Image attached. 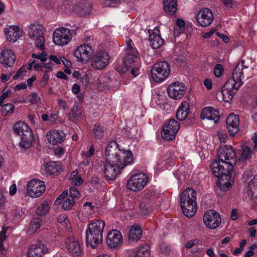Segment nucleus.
<instances>
[{
    "instance_id": "obj_1",
    "label": "nucleus",
    "mask_w": 257,
    "mask_h": 257,
    "mask_svg": "<svg viewBox=\"0 0 257 257\" xmlns=\"http://www.w3.org/2000/svg\"><path fill=\"white\" fill-rule=\"evenodd\" d=\"M116 141L111 142L106 148L105 156L106 161L103 171L107 180L115 179L116 175L121 173L126 166L134 161L133 154L130 151L120 150Z\"/></svg>"
},
{
    "instance_id": "obj_2",
    "label": "nucleus",
    "mask_w": 257,
    "mask_h": 257,
    "mask_svg": "<svg viewBox=\"0 0 257 257\" xmlns=\"http://www.w3.org/2000/svg\"><path fill=\"white\" fill-rule=\"evenodd\" d=\"M218 161L212 162L211 168L212 171L219 173L224 170H233V166L236 164L237 157L234 149L230 146L224 145L218 150Z\"/></svg>"
},
{
    "instance_id": "obj_3",
    "label": "nucleus",
    "mask_w": 257,
    "mask_h": 257,
    "mask_svg": "<svg viewBox=\"0 0 257 257\" xmlns=\"http://www.w3.org/2000/svg\"><path fill=\"white\" fill-rule=\"evenodd\" d=\"M197 193L192 188H187L180 194V205L184 214L188 217L193 216L197 210Z\"/></svg>"
},
{
    "instance_id": "obj_4",
    "label": "nucleus",
    "mask_w": 257,
    "mask_h": 257,
    "mask_svg": "<svg viewBox=\"0 0 257 257\" xmlns=\"http://www.w3.org/2000/svg\"><path fill=\"white\" fill-rule=\"evenodd\" d=\"M104 221L100 220L90 223L86 231V244L95 248L98 244L102 242Z\"/></svg>"
},
{
    "instance_id": "obj_5",
    "label": "nucleus",
    "mask_w": 257,
    "mask_h": 257,
    "mask_svg": "<svg viewBox=\"0 0 257 257\" xmlns=\"http://www.w3.org/2000/svg\"><path fill=\"white\" fill-rule=\"evenodd\" d=\"M14 132L21 136V141L19 145L21 148H30L33 140V133L31 128L24 122L19 121L14 125Z\"/></svg>"
},
{
    "instance_id": "obj_6",
    "label": "nucleus",
    "mask_w": 257,
    "mask_h": 257,
    "mask_svg": "<svg viewBox=\"0 0 257 257\" xmlns=\"http://www.w3.org/2000/svg\"><path fill=\"white\" fill-rule=\"evenodd\" d=\"M244 61L242 60L241 63H239L237 64L233 71L232 77L228 79L223 85L224 88L236 93L240 86L243 84L242 79L244 77L243 70L247 68L244 66Z\"/></svg>"
},
{
    "instance_id": "obj_7",
    "label": "nucleus",
    "mask_w": 257,
    "mask_h": 257,
    "mask_svg": "<svg viewBox=\"0 0 257 257\" xmlns=\"http://www.w3.org/2000/svg\"><path fill=\"white\" fill-rule=\"evenodd\" d=\"M45 29L43 26L40 24H31L28 29V36L32 39H35L36 46L41 50L45 49V39L44 35Z\"/></svg>"
},
{
    "instance_id": "obj_8",
    "label": "nucleus",
    "mask_w": 257,
    "mask_h": 257,
    "mask_svg": "<svg viewBox=\"0 0 257 257\" xmlns=\"http://www.w3.org/2000/svg\"><path fill=\"white\" fill-rule=\"evenodd\" d=\"M212 172L214 176L218 178L216 184L220 190L222 191L228 190L231 186V182L233 181L234 179L233 170L229 171L224 170V171L218 172V174L214 171Z\"/></svg>"
},
{
    "instance_id": "obj_9",
    "label": "nucleus",
    "mask_w": 257,
    "mask_h": 257,
    "mask_svg": "<svg viewBox=\"0 0 257 257\" xmlns=\"http://www.w3.org/2000/svg\"><path fill=\"white\" fill-rule=\"evenodd\" d=\"M170 72V67L165 61L156 63L151 70V76L156 82H160L166 79Z\"/></svg>"
},
{
    "instance_id": "obj_10",
    "label": "nucleus",
    "mask_w": 257,
    "mask_h": 257,
    "mask_svg": "<svg viewBox=\"0 0 257 257\" xmlns=\"http://www.w3.org/2000/svg\"><path fill=\"white\" fill-rule=\"evenodd\" d=\"M72 38V35L70 30L66 28H57L53 32V42L59 46L68 45Z\"/></svg>"
},
{
    "instance_id": "obj_11",
    "label": "nucleus",
    "mask_w": 257,
    "mask_h": 257,
    "mask_svg": "<svg viewBox=\"0 0 257 257\" xmlns=\"http://www.w3.org/2000/svg\"><path fill=\"white\" fill-rule=\"evenodd\" d=\"M148 178L145 174H136L127 181V188L133 191L142 190L147 184Z\"/></svg>"
},
{
    "instance_id": "obj_12",
    "label": "nucleus",
    "mask_w": 257,
    "mask_h": 257,
    "mask_svg": "<svg viewBox=\"0 0 257 257\" xmlns=\"http://www.w3.org/2000/svg\"><path fill=\"white\" fill-rule=\"evenodd\" d=\"M27 191L31 197H38L42 195L45 191V183L42 181L34 179L28 183Z\"/></svg>"
},
{
    "instance_id": "obj_13",
    "label": "nucleus",
    "mask_w": 257,
    "mask_h": 257,
    "mask_svg": "<svg viewBox=\"0 0 257 257\" xmlns=\"http://www.w3.org/2000/svg\"><path fill=\"white\" fill-rule=\"evenodd\" d=\"M203 221L207 228L214 229L220 225L221 218L219 214L217 211L209 210L205 213Z\"/></svg>"
},
{
    "instance_id": "obj_14",
    "label": "nucleus",
    "mask_w": 257,
    "mask_h": 257,
    "mask_svg": "<svg viewBox=\"0 0 257 257\" xmlns=\"http://www.w3.org/2000/svg\"><path fill=\"white\" fill-rule=\"evenodd\" d=\"M109 56L105 51H99L93 55L91 60V67L96 70L105 67L108 64Z\"/></svg>"
},
{
    "instance_id": "obj_15",
    "label": "nucleus",
    "mask_w": 257,
    "mask_h": 257,
    "mask_svg": "<svg viewBox=\"0 0 257 257\" xmlns=\"http://www.w3.org/2000/svg\"><path fill=\"white\" fill-rule=\"evenodd\" d=\"M196 19L199 26L202 27L209 26L214 19L212 11L208 8H203L196 15Z\"/></svg>"
},
{
    "instance_id": "obj_16",
    "label": "nucleus",
    "mask_w": 257,
    "mask_h": 257,
    "mask_svg": "<svg viewBox=\"0 0 257 257\" xmlns=\"http://www.w3.org/2000/svg\"><path fill=\"white\" fill-rule=\"evenodd\" d=\"M93 53L92 47L88 44H82L79 46L74 52V56L79 62H86Z\"/></svg>"
},
{
    "instance_id": "obj_17",
    "label": "nucleus",
    "mask_w": 257,
    "mask_h": 257,
    "mask_svg": "<svg viewBox=\"0 0 257 257\" xmlns=\"http://www.w3.org/2000/svg\"><path fill=\"white\" fill-rule=\"evenodd\" d=\"M106 244L111 248L120 247L123 242L121 232L116 229H112L107 233L106 238Z\"/></svg>"
},
{
    "instance_id": "obj_18",
    "label": "nucleus",
    "mask_w": 257,
    "mask_h": 257,
    "mask_svg": "<svg viewBox=\"0 0 257 257\" xmlns=\"http://www.w3.org/2000/svg\"><path fill=\"white\" fill-rule=\"evenodd\" d=\"M169 96L174 99L181 98L186 92L185 85L181 82H175L170 84L167 89Z\"/></svg>"
},
{
    "instance_id": "obj_19",
    "label": "nucleus",
    "mask_w": 257,
    "mask_h": 257,
    "mask_svg": "<svg viewBox=\"0 0 257 257\" xmlns=\"http://www.w3.org/2000/svg\"><path fill=\"white\" fill-rule=\"evenodd\" d=\"M66 246L69 252L74 257H80L82 253V248L78 239L74 236H69L66 241Z\"/></svg>"
},
{
    "instance_id": "obj_20",
    "label": "nucleus",
    "mask_w": 257,
    "mask_h": 257,
    "mask_svg": "<svg viewBox=\"0 0 257 257\" xmlns=\"http://www.w3.org/2000/svg\"><path fill=\"white\" fill-rule=\"evenodd\" d=\"M226 123L230 136L233 137L239 132V118L237 115L233 113L229 114Z\"/></svg>"
},
{
    "instance_id": "obj_21",
    "label": "nucleus",
    "mask_w": 257,
    "mask_h": 257,
    "mask_svg": "<svg viewBox=\"0 0 257 257\" xmlns=\"http://www.w3.org/2000/svg\"><path fill=\"white\" fill-rule=\"evenodd\" d=\"M16 61L15 55L11 49H6L0 53V63L5 67H12Z\"/></svg>"
},
{
    "instance_id": "obj_22",
    "label": "nucleus",
    "mask_w": 257,
    "mask_h": 257,
    "mask_svg": "<svg viewBox=\"0 0 257 257\" xmlns=\"http://www.w3.org/2000/svg\"><path fill=\"white\" fill-rule=\"evenodd\" d=\"M48 252V247L41 241L35 244L31 245L29 249V257H42V255Z\"/></svg>"
},
{
    "instance_id": "obj_23",
    "label": "nucleus",
    "mask_w": 257,
    "mask_h": 257,
    "mask_svg": "<svg viewBox=\"0 0 257 257\" xmlns=\"http://www.w3.org/2000/svg\"><path fill=\"white\" fill-rule=\"evenodd\" d=\"M65 134L61 130H53L47 134L49 143L53 145L62 143L65 140Z\"/></svg>"
},
{
    "instance_id": "obj_24",
    "label": "nucleus",
    "mask_w": 257,
    "mask_h": 257,
    "mask_svg": "<svg viewBox=\"0 0 257 257\" xmlns=\"http://www.w3.org/2000/svg\"><path fill=\"white\" fill-rule=\"evenodd\" d=\"M149 40L151 47L155 49L160 48L164 44V40L161 38L160 30L157 27L150 32Z\"/></svg>"
},
{
    "instance_id": "obj_25",
    "label": "nucleus",
    "mask_w": 257,
    "mask_h": 257,
    "mask_svg": "<svg viewBox=\"0 0 257 257\" xmlns=\"http://www.w3.org/2000/svg\"><path fill=\"white\" fill-rule=\"evenodd\" d=\"M219 117V111L211 106L204 108L201 112V119L213 120L215 123L218 122Z\"/></svg>"
},
{
    "instance_id": "obj_26",
    "label": "nucleus",
    "mask_w": 257,
    "mask_h": 257,
    "mask_svg": "<svg viewBox=\"0 0 257 257\" xmlns=\"http://www.w3.org/2000/svg\"><path fill=\"white\" fill-rule=\"evenodd\" d=\"M5 33L9 41L15 42L22 36L23 30L18 26H11L5 29Z\"/></svg>"
},
{
    "instance_id": "obj_27",
    "label": "nucleus",
    "mask_w": 257,
    "mask_h": 257,
    "mask_svg": "<svg viewBox=\"0 0 257 257\" xmlns=\"http://www.w3.org/2000/svg\"><path fill=\"white\" fill-rule=\"evenodd\" d=\"M142 230L141 227L138 225L132 226L128 233V240L130 242H137L142 237Z\"/></svg>"
},
{
    "instance_id": "obj_28",
    "label": "nucleus",
    "mask_w": 257,
    "mask_h": 257,
    "mask_svg": "<svg viewBox=\"0 0 257 257\" xmlns=\"http://www.w3.org/2000/svg\"><path fill=\"white\" fill-rule=\"evenodd\" d=\"M248 194L251 200L257 204V175L254 176L248 184Z\"/></svg>"
},
{
    "instance_id": "obj_29",
    "label": "nucleus",
    "mask_w": 257,
    "mask_h": 257,
    "mask_svg": "<svg viewBox=\"0 0 257 257\" xmlns=\"http://www.w3.org/2000/svg\"><path fill=\"white\" fill-rule=\"evenodd\" d=\"M189 110V104L186 101L182 102L176 112V118L179 120H184L187 118Z\"/></svg>"
},
{
    "instance_id": "obj_30",
    "label": "nucleus",
    "mask_w": 257,
    "mask_h": 257,
    "mask_svg": "<svg viewBox=\"0 0 257 257\" xmlns=\"http://www.w3.org/2000/svg\"><path fill=\"white\" fill-rule=\"evenodd\" d=\"M164 9L169 15H174L177 10V0H163Z\"/></svg>"
},
{
    "instance_id": "obj_31",
    "label": "nucleus",
    "mask_w": 257,
    "mask_h": 257,
    "mask_svg": "<svg viewBox=\"0 0 257 257\" xmlns=\"http://www.w3.org/2000/svg\"><path fill=\"white\" fill-rule=\"evenodd\" d=\"M150 246L147 243H144L138 247L135 257H150Z\"/></svg>"
},
{
    "instance_id": "obj_32",
    "label": "nucleus",
    "mask_w": 257,
    "mask_h": 257,
    "mask_svg": "<svg viewBox=\"0 0 257 257\" xmlns=\"http://www.w3.org/2000/svg\"><path fill=\"white\" fill-rule=\"evenodd\" d=\"M253 152L250 148L247 146H242L239 157V161L246 162L251 158Z\"/></svg>"
},
{
    "instance_id": "obj_33",
    "label": "nucleus",
    "mask_w": 257,
    "mask_h": 257,
    "mask_svg": "<svg viewBox=\"0 0 257 257\" xmlns=\"http://www.w3.org/2000/svg\"><path fill=\"white\" fill-rule=\"evenodd\" d=\"M61 169L58 162H49L46 166V170L49 175L59 173Z\"/></svg>"
},
{
    "instance_id": "obj_34",
    "label": "nucleus",
    "mask_w": 257,
    "mask_h": 257,
    "mask_svg": "<svg viewBox=\"0 0 257 257\" xmlns=\"http://www.w3.org/2000/svg\"><path fill=\"white\" fill-rule=\"evenodd\" d=\"M92 133L95 139H101L104 136V128L99 123L95 124L92 128Z\"/></svg>"
},
{
    "instance_id": "obj_35",
    "label": "nucleus",
    "mask_w": 257,
    "mask_h": 257,
    "mask_svg": "<svg viewBox=\"0 0 257 257\" xmlns=\"http://www.w3.org/2000/svg\"><path fill=\"white\" fill-rule=\"evenodd\" d=\"M78 8L81 11L83 15H89L92 9V5L85 0H82L78 5Z\"/></svg>"
},
{
    "instance_id": "obj_36",
    "label": "nucleus",
    "mask_w": 257,
    "mask_h": 257,
    "mask_svg": "<svg viewBox=\"0 0 257 257\" xmlns=\"http://www.w3.org/2000/svg\"><path fill=\"white\" fill-rule=\"evenodd\" d=\"M164 127L172 131L171 132L174 134L177 133L180 129V123L177 120L172 118L170 119L168 122L164 125Z\"/></svg>"
},
{
    "instance_id": "obj_37",
    "label": "nucleus",
    "mask_w": 257,
    "mask_h": 257,
    "mask_svg": "<svg viewBox=\"0 0 257 257\" xmlns=\"http://www.w3.org/2000/svg\"><path fill=\"white\" fill-rule=\"evenodd\" d=\"M69 115L71 119H79L81 118L82 117V113L80 107L75 104L69 113Z\"/></svg>"
},
{
    "instance_id": "obj_38",
    "label": "nucleus",
    "mask_w": 257,
    "mask_h": 257,
    "mask_svg": "<svg viewBox=\"0 0 257 257\" xmlns=\"http://www.w3.org/2000/svg\"><path fill=\"white\" fill-rule=\"evenodd\" d=\"M1 110L2 114L4 116H11L14 112V106L12 103H7L4 105Z\"/></svg>"
},
{
    "instance_id": "obj_39",
    "label": "nucleus",
    "mask_w": 257,
    "mask_h": 257,
    "mask_svg": "<svg viewBox=\"0 0 257 257\" xmlns=\"http://www.w3.org/2000/svg\"><path fill=\"white\" fill-rule=\"evenodd\" d=\"M221 93L224 101L226 102H229L232 100L235 93L232 91L228 90L227 88H225L223 86L221 90Z\"/></svg>"
},
{
    "instance_id": "obj_40",
    "label": "nucleus",
    "mask_w": 257,
    "mask_h": 257,
    "mask_svg": "<svg viewBox=\"0 0 257 257\" xmlns=\"http://www.w3.org/2000/svg\"><path fill=\"white\" fill-rule=\"evenodd\" d=\"M171 132L172 131L168 128L163 127L161 133L162 138L166 141H170L174 139L177 133H174L173 134Z\"/></svg>"
},
{
    "instance_id": "obj_41",
    "label": "nucleus",
    "mask_w": 257,
    "mask_h": 257,
    "mask_svg": "<svg viewBox=\"0 0 257 257\" xmlns=\"http://www.w3.org/2000/svg\"><path fill=\"white\" fill-rule=\"evenodd\" d=\"M140 60V55H138V56L136 57L134 55L132 54H126L125 58V62L127 66L130 65V67H131V64L135 63L136 64H138L139 63V61Z\"/></svg>"
},
{
    "instance_id": "obj_42",
    "label": "nucleus",
    "mask_w": 257,
    "mask_h": 257,
    "mask_svg": "<svg viewBox=\"0 0 257 257\" xmlns=\"http://www.w3.org/2000/svg\"><path fill=\"white\" fill-rule=\"evenodd\" d=\"M49 211V206L47 202H43L40 204L37 210V214L39 215H45Z\"/></svg>"
},
{
    "instance_id": "obj_43",
    "label": "nucleus",
    "mask_w": 257,
    "mask_h": 257,
    "mask_svg": "<svg viewBox=\"0 0 257 257\" xmlns=\"http://www.w3.org/2000/svg\"><path fill=\"white\" fill-rule=\"evenodd\" d=\"M75 201L72 197H68L63 202L62 207L65 210H69L74 204Z\"/></svg>"
},
{
    "instance_id": "obj_44",
    "label": "nucleus",
    "mask_w": 257,
    "mask_h": 257,
    "mask_svg": "<svg viewBox=\"0 0 257 257\" xmlns=\"http://www.w3.org/2000/svg\"><path fill=\"white\" fill-rule=\"evenodd\" d=\"M42 224V221L39 218H34L31 221V227L32 230L36 231L39 228Z\"/></svg>"
},
{
    "instance_id": "obj_45",
    "label": "nucleus",
    "mask_w": 257,
    "mask_h": 257,
    "mask_svg": "<svg viewBox=\"0 0 257 257\" xmlns=\"http://www.w3.org/2000/svg\"><path fill=\"white\" fill-rule=\"evenodd\" d=\"M27 99L32 103H38L41 101V98L36 92H33L27 96Z\"/></svg>"
},
{
    "instance_id": "obj_46",
    "label": "nucleus",
    "mask_w": 257,
    "mask_h": 257,
    "mask_svg": "<svg viewBox=\"0 0 257 257\" xmlns=\"http://www.w3.org/2000/svg\"><path fill=\"white\" fill-rule=\"evenodd\" d=\"M9 227H3L2 230L0 232V250H3L4 247L3 242L6 238V233Z\"/></svg>"
},
{
    "instance_id": "obj_47",
    "label": "nucleus",
    "mask_w": 257,
    "mask_h": 257,
    "mask_svg": "<svg viewBox=\"0 0 257 257\" xmlns=\"http://www.w3.org/2000/svg\"><path fill=\"white\" fill-rule=\"evenodd\" d=\"M26 72L27 70L26 67L24 66H22L18 70L16 75L14 76L13 79L15 80L19 79H21L23 78V77L26 74Z\"/></svg>"
},
{
    "instance_id": "obj_48",
    "label": "nucleus",
    "mask_w": 257,
    "mask_h": 257,
    "mask_svg": "<svg viewBox=\"0 0 257 257\" xmlns=\"http://www.w3.org/2000/svg\"><path fill=\"white\" fill-rule=\"evenodd\" d=\"M47 53L43 51L41 53L33 54L32 57L35 59L40 60L42 62H45L47 59Z\"/></svg>"
},
{
    "instance_id": "obj_49",
    "label": "nucleus",
    "mask_w": 257,
    "mask_h": 257,
    "mask_svg": "<svg viewBox=\"0 0 257 257\" xmlns=\"http://www.w3.org/2000/svg\"><path fill=\"white\" fill-rule=\"evenodd\" d=\"M223 6L225 9H230L235 5V0H221Z\"/></svg>"
},
{
    "instance_id": "obj_50",
    "label": "nucleus",
    "mask_w": 257,
    "mask_h": 257,
    "mask_svg": "<svg viewBox=\"0 0 257 257\" xmlns=\"http://www.w3.org/2000/svg\"><path fill=\"white\" fill-rule=\"evenodd\" d=\"M223 72V68L221 64H217L214 69V73L215 76L219 77Z\"/></svg>"
},
{
    "instance_id": "obj_51",
    "label": "nucleus",
    "mask_w": 257,
    "mask_h": 257,
    "mask_svg": "<svg viewBox=\"0 0 257 257\" xmlns=\"http://www.w3.org/2000/svg\"><path fill=\"white\" fill-rule=\"evenodd\" d=\"M69 192L70 195L69 197H72V198L74 199V200L75 199H77L80 197V193L76 188L74 187H71Z\"/></svg>"
},
{
    "instance_id": "obj_52",
    "label": "nucleus",
    "mask_w": 257,
    "mask_h": 257,
    "mask_svg": "<svg viewBox=\"0 0 257 257\" xmlns=\"http://www.w3.org/2000/svg\"><path fill=\"white\" fill-rule=\"evenodd\" d=\"M217 136L221 142L225 143L227 140V135L224 131L218 132Z\"/></svg>"
},
{
    "instance_id": "obj_53",
    "label": "nucleus",
    "mask_w": 257,
    "mask_h": 257,
    "mask_svg": "<svg viewBox=\"0 0 257 257\" xmlns=\"http://www.w3.org/2000/svg\"><path fill=\"white\" fill-rule=\"evenodd\" d=\"M49 79L48 73L46 72L43 75L41 80L40 82V85L41 87H44L46 85Z\"/></svg>"
},
{
    "instance_id": "obj_54",
    "label": "nucleus",
    "mask_w": 257,
    "mask_h": 257,
    "mask_svg": "<svg viewBox=\"0 0 257 257\" xmlns=\"http://www.w3.org/2000/svg\"><path fill=\"white\" fill-rule=\"evenodd\" d=\"M11 93V90H7L5 92L2 91V95L0 96V106H2L4 100L7 98L10 94Z\"/></svg>"
},
{
    "instance_id": "obj_55",
    "label": "nucleus",
    "mask_w": 257,
    "mask_h": 257,
    "mask_svg": "<svg viewBox=\"0 0 257 257\" xmlns=\"http://www.w3.org/2000/svg\"><path fill=\"white\" fill-rule=\"evenodd\" d=\"M83 183V179L80 177V176L75 177L74 179H73L72 181V184L75 186H79L82 184Z\"/></svg>"
},
{
    "instance_id": "obj_56",
    "label": "nucleus",
    "mask_w": 257,
    "mask_h": 257,
    "mask_svg": "<svg viewBox=\"0 0 257 257\" xmlns=\"http://www.w3.org/2000/svg\"><path fill=\"white\" fill-rule=\"evenodd\" d=\"M127 54L134 55L136 57L139 55L137 50L134 46H130V48L127 49Z\"/></svg>"
},
{
    "instance_id": "obj_57",
    "label": "nucleus",
    "mask_w": 257,
    "mask_h": 257,
    "mask_svg": "<svg viewBox=\"0 0 257 257\" xmlns=\"http://www.w3.org/2000/svg\"><path fill=\"white\" fill-rule=\"evenodd\" d=\"M136 66L132 68L130 70L131 73L133 75L134 77H136L139 74V64H135Z\"/></svg>"
},
{
    "instance_id": "obj_58",
    "label": "nucleus",
    "mask_w": 257,
    "mask_h": 257,
    "mask_svg": "<svg viewBox=\"0 0 257 257\" xmlns=\"http://www.w3.org/2000/svg\"><path fill=\"white\" fill-rule=\"evenodd\" d=\"M49 58L51 61L53 62L55 64L57 65L60 64L61 63V59H59V58H58L57 56L54 55H50L49 57Z\"/></svg>"
},
{
    "instance_id": "obj_59",
    "label": "nucleus",
    "mask_w": 257,
    "mask_h": 257,
    "mask_svg": "<svg viewBox=\"0 0 257 257\" xmlns=\"http://www.w3.org/2000/svg\"><path fill=\"white\" fill-rule=\"evenodd\" d=\"M21 212H22V211L19 207H16L12 211V215L14 218H17L18 216H20L21 215Z\"/></svg>"
},
{
    "instance_id": "obj_60",
    "label": "nucleus",
    "mask_w": 257,
    "mask_h": 257,
    "mask_svg": "<svg viewBox=\"0 0 257 257\" xmlns=\"http://www.w3.org/2000/svg\"><path fill=\"white\" fill-rule=\"evenodd\" d=\"M204 85L208 90H211L212 88V82L210 79H205L204 80Z\"/></svg>"
},
{
    "instance_id": "obj_61",
    "label": "nucleus",
    "mask_w": 257,
    "mask_h": 257,
    "mask_svg": "<svg viewBox=\"0 0 257 257\" xmlns=\"http://www.w3.org/2000/svg\"><path fill=\"white\" fill-rule=\"evenodd\" d=\"M198 242V240L197 239L191 240L188 241L185 245V247L187 248H191L194 245L197 244Z\"/></svg>"
},
{
    "instance_id": "obj_62",
    "label": "nucleus",
    "mask_w": 257,
    "mask_h": 257,
    "mask_svg": "<svg viewBox=\"0 0 257 257\" xmlns=\"http://www.w3.org/2000/svg\"><path fill=\"white\" fill-rule=\"evenodd\" d=\"M58 102L59 105L62 108H63L64 109H65L68 108V105L66 101L62 99H59L58 100Z\"/></svg>"
},
{
    "instance_id": "obj_63",
    "label": "nucleus",
    "mask_w": 257,
    "mask_h": 257,
    "mask_svg": "<svg viewBox=\"0 0 257 257\" xmlns=\"http://www.w3.org/2000/svg\"><path fill=\"white\" fill-rule=\"evenodd\" d=\"M72 91L75 94H78L80 91V87L77 84H74L72 87Z\"/></svg>"
},
{
    "instance_id": "obj_64",
    "label": "nucleus",
    "mask_w": 257,
    "mask_h": 257,
    "mask_svg": "<svg viewBox=\"0 0 257 257\" xmlns=\"http://www.w3.org/2000/svg\"><path fill=\"white\" fill-rule=\"evenodd\" d=\"M252 117L254 121L257 122V99L255 100V104L254 108V113Z\"/></svg>"
}]
</instances>
